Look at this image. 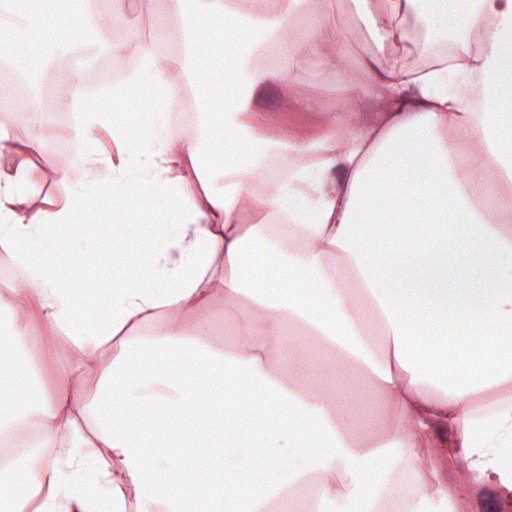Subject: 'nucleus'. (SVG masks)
Returning a JSON list of instances; mask_svg holds the SVG:
<instances>
[{
  "mask_svg": "<svg viewBox=\"0 0 512 512\" xmlns=\"http://www.w3.org/2000/svg\"><path fill=\"white\" fill-rule=\"evenodd\" d=\"M253 101L258 108L274 110L282 104L283 94L276 83L267 80L259 85Z\"/></svg>",
  "mask_w": 512,
  "mask_h": 512,
  "instance_id": "1",
  "label": "nucleus"
},
{
  "mask_svg": "<svg viewBox=\"0 0 512 512\" xmlns=\"http://www.w3.org/2000/svg\"><path fill=\"white\" fill-rule=\"evenodd\" d=\"M478 504L480 512H501V508L496 501L495 494L487 488H484L479 492Z\"/></svg>",
  "mask_w": 512,
  "mask_h": 512,
  "instance_id": "2",
  "label": "nucleus"
},
{
  "mask_svg": "<svg viewBox=\"0 0 512 512\" xmlns=\"http://www.w3.org/2000/svg\"><path fill=\"white\" fill-rule=\"evenodd\" d=\"M333 176L337 180L339 188H346L348 183V170L344 164H338L333 169Z\"/></svg>",
  "mask_w": 512,
  "mask_h": 512,
  "instance_id": "3",
  "label": "nucleus"
},
{
  "mask_svg": "<svg viewBox=\"0 0 512 512\" xmlns=\"http://www.w3.org/2000/svg\"><path fill=\"white\" fill-rule=\"evenodd\" d=\"M446 432H447V428L442 425V424H439L437 427H436V433H437V437L438 439L441 441V442H445L446 441Z\"/></svg>",
  "mask_w": 512,
  "mask_h": 512,
  "instance_id": "4",
  "label": "nucleus"
},
{
  "mask_svg": "<svg viewBox=\"0 0 512 512\" xmlns=\"http://www.w3.org/2000/svg\"><path fill=\"white\" fill-rule=\"evenodd\" d=\"M416 105H420V106H423V107H426V108H432L434 106H437V104L433 103V102H429V101H426L422 98H420L418 101H417V104Z\"/></svg>",
  "mask_w": 512,
  "mask_h": 512,
  "instance_id": "5",
  "label": "nucleus"
},
{
  "mask_svg": "<svg viewBox=\"0 0 512 512\" xmlns=\"http://www.w3.org/2000/svg\"><path fill=\"white\" fill-rule=\"evenodd\" d=\"M505 6V2L503 0H496L495 7L497 10H502Z\"/></svg>",
  "mask_w": 512,
  "mask_h": 512,
  "instance_id": "6",
  "label": "nucleus"
},
{
  "mask_svg": "<svg viewBox=\"0 0 512 512\" xmlns=\"http://www.w3.org/2000/svg\"><path fill=\"white\" fill-rule=\"evenodd\" d=\"M10 208L13 209V210H16V211H21V210L25 209V207L23 205H19V206L11 205Z\"/></svg>",
  "mask_w": 512,
  "mask_h": 512,
  "instance_id": "7",
  "label": "nucleus"
},
{
  "mask_svg": "<svg viewBox=\"0 0 512 512\" xmlns=\"http://www.w3.org/2000/svg\"><path fill=\"white\" fill-rule=\"evenodd\" d=\"M339 222L338 219L335 218V215L333 216V219H332V223H335V225H337Z\"/></svg>",
  "mask_w": 512,
  "mask_h": 512,
  "instance_id": "8",
  "label": "nucleus"
},
{
  "mask_svg": "<svg viewBox=\"0 0 512 512\" xmlns=\"http://www.w3.org/2000/svg\"><path fill=\"white\" fill-rule=\"evenodd\" d=\"M401 113V108L398 109V111L396 112V114H399Z\"/></svg>",
  "mask_w": 512,
  "mask_h": 512,
  "instance_id": "9",
  "label": "nucleus"
},
{
  "mask_svg": "<svg viewBox=\"0 0 512 512\" xmlns=\"http://www.w3.org/2000/svg\"><path fill=\"white\" fill-rule=\"evenodd\" d=\"M74 512H79L78 510H74Z\"/></svg>",
  "mask_w": 512,
  "mask_h": 512,
  "instance_id": "10",
  "label": "nucleus"
}]
</instances>
